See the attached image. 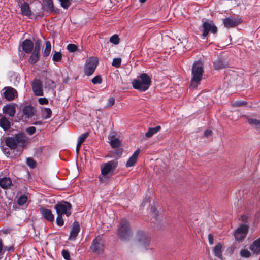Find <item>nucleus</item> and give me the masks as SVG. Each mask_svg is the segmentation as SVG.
<instances>
[{
	"mask_svg": "<svg viewBox=\"0 0 260 260\" xmlns=\"http://www.w3.org/2000/svg\"><path fill=\"white\" fill-rule=\"evenodd\" d=\"M29 142V139L22 133H18L12 137H6L5 140L6 146L11 151L16 149L18 146L25 147Z\"/></svg>",
	"mask_w": 260,
	"mask_h": 260,
	"instance_id": "f257e3e1",
	"label": "nucleus"
},
{
	"mask_svg": "<svg viewBox=\"0 0 260 260\" xmlns=\"http://www.w3.org/2000/svg\"><path fill=\"white\" fill-rule=\"evenodd\" d=\"M204 65L201 61H196L192 67L190 87L196 88L200 84L204 73Z\"/></svg>",
	"mask_w": 260,
	"mask_h": 260,
	"instance_id": "f03ea898",
	"label": "nucleus"
},
{
	"mask_svg": "<svg viewBox=\"0 0 260 260\" xmlns=\"http://www.w3.org/2000/svg\"><path fill=\"white\" fill-rule=\"evenodd\" d=\"M133 87L141 92H145L149 89L151 84V79L150 76L142 73L137 78L132 81Z\"/></svg>",
	"mask_w": 260,
	"mask_h": 260,
	"instance_id": "7ed1b4c3",
	"label": "nucleus"
},
{
	"mask_svg": "<svg viewBox=\"0 0 260 260\" xmlns=\"http://www.w3.org/2000/svg\"><path fill=\"white\" fill-rule=\"evenodd\" d=\"M118 162L112 160L107 162L103 163L101 166V176L99 177L101 182H105L112 175L111 173L117 167Z\"/></svg>",
	"mask_w": 260,
	"mask_h": 260,
	"instance_id": "20e7f679",
	"label": "nucleus"
},
{
	"mask_svg": "<svg viewBox=\"0 0 260 260\" xmlns=\"http://www.w3.org/2000/svg\"><path fill=\"white\" fill-rule=\"evenodd\" d=\"M118 235L122 240H125L131 236V231L128 221L122 218L119 223L118 229Z\"/></svg>",
	"mask_w": 260,
	"mask_h": 260,
	"instance_id": "39448f33",
	"label": "nucleus"
},
{
	"mask_svg": "<svg viewBox=\"0 0 260 260\" xmlns=\"http://www.w3.org/2000/svg\"><path fill=\"white\" fill-rule=\"evenodd\" d=\"M19 7L21 10L20 14L22 16H27L31 19H36L38 17L41 18L44 15L42 12L34 14L30 10L28 3L26 2H20Z\"/></svg>",
	"mask_w": 260,
	"mask_h": 260,
	"instance_id": "423d86ee",
	"label": "nucleus"
},
{
	"mask_svg": "<svg viewBox=\"0 0 260 260\" xmlns=\"http://www.w3.org/2000/svg\"><path fill=\"white\" fill-rule=\"evenodd\" d=\"M72 206L70 202L62 201L55 205L54 208L57 214L63 215H66L69 217L72 214L71 209Z\"/></svg>",
	"mask_w": 260,
	"mask_h": 260,
	"instance_id": "0eeeda50",
	"label": "nucleus"
},
{
	"mask_svg": "<svg viewBox=\"0 0 260 260\" xmlns=\"http://www.w3.org/2000/svg\"><path fill=\"white\" fill-rule=\"evenodd\" d=\"M99 63L97 57H92L88 58L84 66V72L86 75L89 76L92 75Z\"/></svg>",
	"mask_w": 260,
	"mask_h": 260,
	"instance_id": "6e6552de",
	"label": "nucleus"
},
{
	"mask_svg": "<svg viewBox=\"0 0 260 260\" xmlns=\"http://www.w3.org/2000/svg\"><path fill=\"white\" fill-rule=\"evenodd\" d=\"M136 239L140 246L146 248L150 243L151 238L148 233L139 231L137 233Z\"/></svg>",
	"mask_w": 260,
	"mask_h": 260,
	"instance_id": "1a4fd4ad",
	"label": "nucleus"
},
{
	"mask_svg": "<svg viewBox=\"0 0 260 260\" xmlns=\"http://www.w3.org/2000/svg\"><path fill=\"white\" fill-rule=\"evenodd\" d=\"M104 249V242L100 236L96 237L92 241L90 249L96 254L103 253Z\"/></svg>",
	"mask_w": 260,
	"mask_h": 260,
	"instance_id": "9d476101",
	"label": "nucleus"
},
{
	"mask_svg": "<svg viewBox=\"0 0 260 260\" xmlns=\"http://www.w3.org/2000/svg\"><path fill=\"white\" fill-rule=\"evenodd\" d=\"M249 230V226L247 224H241L235 230L234 236L237 241H242L246 236Z\"/></svg>",
	"mask_w": 260,
	"mask_h": 260,
	"instance_id": "9b49d317",
	"label": "nucleus"
},
{
	"mask_svg": "<svg viewBox=\"0 0 260 260\" xmlns=\"http://www.w3.org/2000/svg\"><path fill=\"white\" fill-rule=\"evenodd\" d=\"M201 30L203 31L202 36L205 37L208 35L210 31L212 33L216 34L217 31V28L214 25L213 21H206L203 23Z\"/></svg>",
	"mask_w": 260,
	"mask_h": 260,
	"instance_id": "f8f14e48",
	"label": "nucleus"
},
{
	"mask_svg": "<svg viewBox=\"0 0 260 260\" xmlns=\"http://www.w3.org/2000/svg\"><path fill=\"white\" fill-rule=\"evenodd\" d=\"M31 87L33 92L36 96H43L44 95L43 83L40 79H34L31 82Z\"/></svg>",
	"mask_w": 260,
	"mask_h": 260,
	"instance_id": "ddd939ff",
	"label": "nucleus"
},
{
	"mask_svg": "<svg viewBox=\"0 0 260 260\" xmlns=\"http://www.w3.org/2000/svg\"><path fill=\"white\" fill-rule=\"evenodd\" d=\"M223 24L224 26L226 28H232L237 26L238 24L241 23V19L238 17H228L223 19Z\"/></svg>",
	"mask_w": 260,
	"mask_h": 260,
	"instance_id": "4468645a",
	"label": "nucleus"
},
{
	"mask_svg": "<svg viewBox=\"0 0 260 260\" xmlns=\"http://www.w3.org/2000/svg\"><path fill=\"white\" fill-rule=\"evenodd\" d=\"M3 90H5L2 93L3 96L9 101H12L17 95V91L11 87H5Z\"/></svg>",
	"mask_w": 260,
	"mask_h": 260,
	"instance_id": "2eb2a0df",
	"label": "nucleus"
},
{
	"mask_svg": "<svg viewBox=\"0 0 260 260\" xmlns=\"http://www.w3.org/2000/svg\"><path fill=\"white\" fill-rule=\"evenodd\" d=\"M39 211L42 216L47 220L50 222H53L54 220V216L52 213L50 209L41 207L39 208Z\"/></svg>",
	"mask_w": 260,
	"mask_h": 260,
	"instance_id": "dca6fc26",
	"label": "nucleus"
},
{
	"mask_svg": "<svg viewBox=\"0 0 260 260\" xmlns=\"http://www.w3.org/2000/svg\"><path fill=\"white\" fill-rule=\"evenodd\" d=\"M80 231V226L78 221H75L73 223V226L70 232L69 239L72 241H74Z\"/></svg>",
	"mask_w": 260,
	"mask_h": 260,
	"instance_id": "f3484780",
	"label": "nucleus"
},
{
	"mask_svg": "<svg viewBox=\"0 0 260 260\" xmlns=\"http://www.w3.org/2000/svg\"><path fill=\"white\" fill-rule=\"evenodd\" d=\"M22 50L26 53H30L33 50L34 45L32 41L25 39L21 45Z\"/></svg>",
	"mask_w": 260,
	"mask_h": 260,
	"instance_id": "a211bd4d",
	"label": "nucleus"
},
{
	"mask_svg": "<svg viewBox=\"0 0 260 260\" xmlns=\"http://www.w3.org/2000/svg\"><path fill=\"white\" fill-rule=\"evenodd\" d=\"M3 113L10 117H13L16 112V108L12 104H7L3 108Z\"/></svg>",
	"mask_w": 260,
	"mask_h": 260,
	"instance_id": "6ab92c4d",
	"label": "nucleus"
},
{
	"mask_svg": "<svg viewBox=\"0 0 260 260\" xmlns=\"http://www.w3.org/2000/svg\"><path fill=\"white\" fill-rule=\"evenodd\" d=\"M140 152V149L139 148L137 149L133 153V154L129 157L128 159L126 164V167L127 168L133 166L136 163L138 157Z\"/></svg>",
	"mask_w": 260,
	"mask_h": 260,
	"instance_id": "aec40b11",
	"label": "nucleus"
},
{
	"mask_svg": "<svg viewBox=\"0 0 260 260\" xmlns=\"http://www.w3.org/2000/svg\"><path fill=\"white\" fill-rule=\"evenodd\" d=\"M213 64L215 70H221L229 67L227 61L219 58L214 61Z\"/></svg>",
	"mask_w": 260,
	"mask_h": 260,
	"instance_id": "412c9836",
	"label": "nucleus"
},
{
	"mask_svg": "<svg viewBox=\"0 0 260 260\" xmlns=\"http://www.w3.org/2000/svg\"><path fill=\"white\" fill-rule=\"evenodd\" d=\"M10 122L2 114L0 113V127L4 131H7L10 128Z\"/></svg>",
	"mask_w": 260,
	"mask_h": 260,
	"instance_id": "4be33fe9",
	"label": "nucleus"
},
{
	"mask_svg": "<svg viewBox=\"0 0 260 260\" xmlns=\"http://www.w3.org/2000/svg\"><path fill=\"white\" fill-rule=\"evenodd\" d=\"M249 249L253 253L257 254L260 253V238L253 241L250 246Z\"/></svg>",
	"mask_w": 260,
	"mask_h": 260,
	"instance_id": "5701e85b",
	"label": "nucleus"
},
{
	"mask_svg": "<svg viewBox=\"0 0 260 260\" xmlns=\"http://www.w3.org/2000/svg\"><path fill=\"white\" fill-rule=\"evenodd\" d=\"M22 112L26 118L32 117L34 115V108L30 105L25 106L22 109Z\"/></svg>",
	"mask_w": 260,
	"mask_h": 260,
	"instance_id": "b1692460",
	"label": "nucleus"
},
{
	"mask_svg": "<svg viewBox=\"0 0 260 260\" xmlns=\"http://www.w3.org/2000/svg\"><path fill=\"white\" fill-rule=\"evenodd\" d=\"M12 184V181L10 178L4 177L0 179V186L4 189L7 188Z\"/></svg>",
	"mask_w": 260,
	"mask_h": 260,
	"instance_id": "393cba45",
	"label": "nucleus"
},
{
	"mask_svg": "<svg viewBox=\"0 0 260 260\" xmlns=\"http://www.w3.org/2000/svg\"><path fill=\"white\" fill-rule=\"evenodd\" d=\"M43 7L47 11L53 12L54 11V5L52 0H43Z\"/></svg>",
	"mask_w": 260,
	"mask_h": 260,
	"instance_id": "a878e982",
	"label": "nucleus"
},
{
	"mask_svg": "<svg viewBox=\"0 0 260 260\" xmlns=\"http://www.w3.org/2000/svg\"><path fill=\"white\" fill-rule=\"evenodd\" d=\"M109 139L110 141V145L113 148H116L120 146L121 141L118 138H115L114 135L109 136Z\"/></svg>",
	"mask_w": 260,
	"mask_h": 260,
	"instance_id": "bb28decb",
	"label": "nucleus"
},
{
	"mask_svg": "<svg viewBox=\"0 0 260 260\" xmlns=\"http://www.w3.org/2000/svg\"><path fill=\"white\" fill-rule=\"evenodd\" d=\"M161 129L160 126H157L155 127L149 128L148 132L145 134V136L147 138L151 137L153 135L157 133Z\"/></svg>",
	"mask_w": 260,
	"mask_h": 260,
	"instance_id": "cd10ccee",
	"label": "nucleus"
},
{
	"mask_svg": "<svg viewBox=\"0 0 260 260\" xmlns=\"http://www.w3.org/2000/svg\"><path fill=\"white\" fill-rule=\"evenodd\" d=\"M52 111L49 108H44L42 109V115L44 119L51 117Z\"/></svg>",
	"mask_w": 260,
	"mask_h": 260,
	"instance_id": "c85d7f7f",
	"label": "nucleus"
},
{
	"mask_svg": "<svg viewBox=\"0 0 260 260\" xmlns=\"http://www.w3.org/2000/svg\"><path fill=\"white\" fill-rule=\"evenodd\" d=\"M247 121L249 124L257 128H260V120L253 118L248 117Z\"/></svg>",
	"mask_w": 260,
	"mask_h": 260,
	"instance_id": "c756f323",
	"label": "nucleus"
},
{
	"mask_svg": "<svg viewBox=\"0 0 260 260\" xmlns=\"http://www.w3.org/2000/svg\"><path fill=\"white\" fill-rule=\"evenodd\" d=\"M39 56L40 53L37 52L36 51H33L31 55L30 56L29 59V62L31 64H35L38 61Z\"/></svg>",
	"mask_w": 260,
	"mask_h": 260,
	"instance_id": "7c9ffc66",
	"label": "nucleus"
},
{
	"mask_svg": "<svg viewBox=\"0 0 260 260\" xmlns=\"http://www.w3.org/2000/svg\"><path fill=\"white\" fill-rule=\"evenodd\" d=\"M51 49V45L49 41H47L45 42V48L43 52V56L47 57L50 53Z\"/></svg>",
	"mask_w": 260,
	"mask_h": 260,
	"instance_id": "2f4dec72",
	"label": "nucleus"
},
{
	"mask_svg": "<svg viewBox=\"0 0 260 260\" xmlns=\"http://www.w3.org/2000/svg\"><path fill=\"white\" fill-rule=\"evenodd\" d=\"M221 248L222 245L219 243L215 246L214 249V253L215 255L219 258H221L222 256Z\"/></svg>",
	"mask_w": 260,
	"mask_h": 260,
	"instance_id": "473e14b6",
	"label": "nucleus"
},
{
	"mask_svg": "<svg viewBox=\"0 0 260 260\" xmlns=\"http://www.w3.org/2000/svg\"><path fill=\"white\" fill-rule=\"evenodd\" d=\"M60 6L64 9L67 10L71 5L73 0H58Z\"/></svg>",
	"mask_w": 260,
	"mask_h": 260,
	"instance_id": "72a5a7b5",
	"label": "nucleus"
},
{
	"mask_svg": "<svg viewBox=\"0 0 260 260\" xmlns=\"http://www.w3.org/2000/svg\"><path fill=\"white\" fill-rule=\"evenodd\" d=\"M54 54L52 56V60L55 62H59L62 60V54L60 52L56 51H53Z\"/></svg>",
	"mask_w": 260,
	"mask_h": 260,
	"instance_id": "f704fd0d",
	"label": "nucleus"
},
{
	"mask_svg": "<svg viewBox=\"0 0 260 260\" xmlns=\"http://www.w3.org/2000/svg\"><path fill=\"white\" fill-rule=\"evenodd\" d=\"M45 88L53 89L55 88L54 83L51 79H46L45 82Z\"/></svg>",
	"mask_w": 260,
	"mask_h": 260,
	"instance_id": "c9c22d12",
	"label": "nucleus"
},
{
	"mask_svg": "<svg viewBox=\"0 0 260 260\" xmlns=\"http://www.w3.org/2000/svg\"><path fill=\"white\" fill-rule=\"evenodd\" d=\"M27 200L28 198L26 196L22 195L18 199L17 203L19 205H23L25 203H26Z\"/></svg>",
	"mask_w": 260,
	"mask_h": 260,
	"instance_id": "e433bc0d",
	"label": "nucleus"
},
{
	"mask_svg": "<svg viewBox=\"0 0 260 260\" xmlns=\"http://www.w3.org/2000/svg\"><path fill=\"white\" fill-rule=\"evenodd\" d=\"M89 133L88 132H86L81 135L78 138V142H79V143L82 144L85 141L86 139L89 136Z\"/></svg>",
	"mask_w": 260,
	"mask_h": 260,
	"instance_id": "4c0bfd02",
	"label": "nucleus"
},
{
	"mask_svg": "<svg viewBox=\"0 0 260 260\" xmlns=\"http://www.w3.org/2000/svg\"><path fill=\"white\" fill-rule=\"evenodd\" d=\"M26 164L31 168H34L36 166V161L31 157H28L26 159Z\"/></svg>",
	"mask_w": 260,
	"mask_h": 260,
	"instance_id": "58836bf2",
	"label": "nucleus"
},
{
	"mask_svg": "<svg viewBox=\"0 0 260 260\" xmlns=\"http://www.w3.org/2000/svg\"><path fill=\"white\" fill-rule=\"evenodd\" d=\"M240 254L241 256L245 258H248L251 256L250 252L246 249H242L240 251Z\"/></svg>",
	"mask_w": 260,
	"mask_h": 260,
	"instance_id": "ea45409f",
	"label": "nucleus"
},
{
	"mask_svg": "<svg viewBox=\"0 0 260 260\" xmlns=\"http://www.w3.org/2000/svg\"><path fill=\"white\" fill-rule=\"evenodd\" d=\"M41 46V41L40 40H37L35 43V47L34 51L40 53Z\"/></svg>",
	"mask_w": 260,
	"mask_h": 260,
	"instance_id": "a19ab883",
	"label": "nucleus"
},
{
	"mask_svg": "<svg viewBox=\"0 0 260 260\" xmlns=\"http://www.w3.org/2000/svg\"><path fill=\"white\" fill-rule=\"evenodd\" d=\"M110 42L115 45H117L119 43V38L118 35H114L110 38Z\"/></svg>",
	"mask_w": 260,
	"mask_h": 260,
	"instance_id": "79ce46f5",
	"label": "nucleus"
},
{
	"mask_svg": "<svg viewBox=\"0 0 260 260\" xmlns=\"http://www.w3.org/2000/svg\"><path fill=\"white\" fill-rule=\"evenodd\" d=\"M121 63V59L120 58H115L113 59L112 65L116 68H119Z\"/></svg>",
	"mask_w": 260,
	"mask_h": 260,
	"instance_id": "37998d69",
	"label": "nucleus"
},
{
	"mask_svg": "<svg viewBox=\"0 0 260 260\" xmlns=\"http://www.w3.org/2000/svg\"><path fill=\"white\" fill-rule=\"evenodd\" d=\"M68 50L70 52H74L77 50V46L73 44H69L67 47Z\"/></svg>",
	"mask_w": 260,
	"mask_h": 260,
	"instance_id": "c03bdc74",
	"label": "nucleus"
},
{
	"mask_svg": "<svg viewBox=\"0 0 260 260\" xmlns=\"http://www.w3.org/2000/svg\"><path fill=\"white\" fill-rule=\"evenodd\" d=\"M56 223L58 226H61L64 224V220L62 218V215L57 214L56 218Z\"/></svg>",
	"mask_w": 260,
	"mask_h": 260,
	"instance_id": "a18cd8bd",
	"label": "nucleus"
},
{
	"mask_svg": "<svg viewBox=\"0 0 260 260\" xmlns=\"http://www.w3.org/2000/svg\"><path fill=\"white\" fill-rule=\"evenodd\" d=\"M115 99L113 97H110L108 100V102L105 106V108L111 107L115 103Z\"/></svg>",
	"mask_w": 260,
	"mask_h": 260,
	"instance_id": "49530a36",
	"label": "nucleus"
},
{
	"mask_svg": "<svg viewBox=\"0 0 260 260\" xmlns=\"http://www.w3.org/2000/svg\"><path fill=\"white\" fill-rule=\"evenodd\" d=\"M93 84H100L102 82V78L100 76H96L91 80Z\"/></svg>",
	"mask_w": 260,
	"mask_h": 260,
	"instance_id": "de8ad7c7",
	"label": "nucleus"
},
{
	"mask_svg": "<svg viewBox=\"0 0 260 260\" xmlns=\"http://www.w3.org/2000/svg\"><path fill=\"white\" fill-rule=\"evenodd\" d=\"M62 255L63 258L66 260H70V255L69 252L67 250H63L62 251Z\"/></svg>",
	"mask_w": 260,
	"mask_h": 260,
	"instance_id": "09e8293b",
	"label": "nucleus"
},
{
	"mask_svg": "<svg viewBox=\"0 0 260 260\" xmlns=\"http://www.w3.org/2000/svg\"><path fill=\"white\" fill-rule=\"evenodd\" d=\"M36 127L34 126H30L26 129L27 133L30 135H33L36 132Z\"/></svg>",
	"mask_w": 260,
	"mask_h": 260,
	"instance_id": "8fccbe9b",
	"label": "nucleus"
},
{
	"mask_svg": "<svg viewBox=\"0 0 260 260\" xmlns=\"http://www.w3.org/2000/svg\"><path fill=\"white\" fill-rule=\"evenodd\" d=\"M38 102L41 105H44V104H48V100L46 98H40L38 99Z\"/></svg>",
	"mask_w": 260,
	"mask_h": 260,
	"instance_id": "3c124183",
	"label": "nucleus"
},
{
	"mask_svg": "<svg viewBox=\"0 0 260 260\" xmlns=\"http://www.w3.org/2000/svg\"><path fill=\"white\" fill-rule=\"evenodd\" d=\"M114 154H115L116 156L120 157V156L122 154V149L121 148H116L113 152Z\"/></svg>",
	"mask_w": 260,
	"mask_h": 260,
	"instance_id": "603ef678",
	"label": "nucleus"
},
{
	"mask_svg": "<svg viewBox=\"0 0 260 260\" xmlns=\"http://www.w3.org/2000/svg\"><path fill=\"white\" fill-rule=\"evenodd\" d=\"M246 103L244 101H236L233 103V106L236 107H240L245 105Z\"/></svg>",
	"mask_w": 260,
	"mask_h": 260,
	"instance_id": "864d4df0",
	"label": "nucleus"
},
{
	"mask_svg": "<svg viewBox=\"0 0 260 260\" xmlns=\"http://www.w3.org/2000/svg\"><path fill=\"white\" fill-rule=\"evenodd\" d=\"M2 151L4 152V153L6 155L7 157H12V155H11V153L10 152V150L8 148H2Z\"/></svg>",
	"mask_w": 260,
	"mask_h": 260,
	"instance_id": "5fc2aeb1",
	"label": "nucleus"
},
{
	"mask_svg": "<svg viewBox=\"0 0 260 260\" xmlns=\"http://www.w3.org/2000/svg\"><path fill=\"white\" fill-rule=\"evenodd\" d=\"M3 248H4V247H3V245L2 240L1 239H0V258H1L2 257L3 254H4V251L3 250Z\"/></svg>",
	"mask_w": 260,
	"mask_h": 260,
	"instance_id": "6e6d98bb",
	"label": "nucleus"
},
{
	"mask_svg": "<svg viewBox=\"0 0 260 260\" xmlns=\"http://www.w3.org/2000/svg\"><path fill=\"white\" fill-rule=\"evenodd\" d=\"M208 240H209V242L211 245L213 244L214 238H213V236L211 234H209Z\"/></svg>",
	"mask_w": 260,
	"mask_h": 260,
	"instance_id": "4d7b16f0",
	"label": "nucleus"
},
{
	"mask_svg": "<svg viewBox=\"0 0 260 260\" xmlns=\"http://www.w3.org/2000/svg\"><path fill=\"white\" fill-rule=\"evenodd\" d=\"M14 248L13 246H10V247H4L3 250L5 252V251H7L8 252L13 251Z\"/></svg>",
	"mask_w": 260,
	"mask_h": 260,
	"instance_id": "13d9d810",
	"label": "nucleus"
},
{
	"mask_svg": "<svg viewBox=\"0 0 260 260\" xmlns=\"http://www.w3.org/2000/svg\"><path fill=\"white\" fill-rule=\"evenodd\" d=\"M212 131L211 130H206L204 132V135L205 137H208L212 135Z\"/></svg>",
	"mask_w": 260,
	"mask_h": 260,
	"instance_id": "bf43d9fd",
	"label": "nucleus"
},
{
	"mask_svg": "<svg viewBox=\"0 0 260 260\" xmlns=\"http://www.w3.org/2000/svg\"><path fill=\"white\" fill-rule=\"evenodd\" d=\"M81 145H82V144L79 143V142H78L77 146H76V153H77V154L79 152V151H80Z\"/></svg>",
	"mask_w": 260,
	"mask_h": 260,
	"instance_id": "052dcab7",
	"label": "nucleus"
},
{
	"mask_svg": "<svg viewBox=\"0 0 260 260\" xmlns=\"http://www.w3.org/2000/svg\"><path fill=\"white\" fill-rule=\"evenodd\" d=\"M247 219V217L246 216H245V215H243L241 216V220L243 221V222H245L246 221Z\"/></svg>",
	"mask_w": 260,
	"mask_h": 260,
	"instance_id": "680f3d73",
	"label": "nucleus"
},
{
	"mask_svg": "<svg viewBox=\"0 0 260 260\" xmlns=\"http://www.w3.org/2000/svg\"><path fill=\"white\" fill-rule=\"evenodd\" d=\"M42 124V122L41 121H36L35 122L33 123V124L34 125H41Z\"/></svg>",
	"mask_w": 260,
	"mask_h": 260,
	"instance_id": "e2e57ef3",
	"label": "nucleus"
},
{
	"mask_svg": "<svg viewBox=\"0 0 260 260\" xmlns=\"http://www.w3.org/2000/svg\"><path fill=\"white\" fill-rule=\"evenodd\" d=\"M139 1L142 3H143L146 1V0H139Z\"/></svg>",
	"mask_w": 260,
	"mask_h": 260,
	"instance_id": "0e129e2a",
	"label": "nucleus"
}]
</instances>
